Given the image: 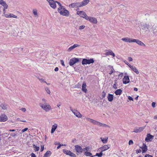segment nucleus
<instances>
[{
    "label": "nucleus",
    "mask_w": 157,
    "mask_h": 157,
    "mask_svg": "<svg viewBox=\"0 0 157 157\" xmlns=\"http://www.w3.org/2000/svg\"><path fill=\"white\" fill-rule=\"evenodd\" d=\"M58 70H59V68L58 67H56L54 70L55 71H58Z\"/></svg>",
    "instance_id": "61"
},
{
    "label": "nucleus",
    "mask_w": 157,
    "mask_h": 157,
    "mask_svg": "<svg viewBox=\"0 0 157 157\" xmlns=\"http://www.w3.org/2000/svg\"><path fill=\"white\" fill-rule=\"evenodd\" d=\"M129 67L136 73L137 74H138L139 73V71L134 66L129 65Z\"/></svg>",
    "instance_id": "22"
},
{
    "label": "nucleus",
    "mask_w": 157,
    "mask_h": 157,
    "mask_svg": "<svg viewBox=\"0 0 157 157\" xmlns=\"http://www.w3.org/2000/svg\"><path fill=\"white\" fill-rule=\"evenodd\" d=\"M89 2V0H83L82 2H80L81 4V7L86 6Z\"/></svg>",
    "instance_id": "25"
},
{
    "label": "nucleus",
    "mask_w": 157,
    "mask_h": 157,
    "mask_svg": "<svg viewBox=\"0 0 157 157\" xmlns=\"http://www.w3.org/2000/svg\"><path fill=\"white\" fill-rule=\"evenodd\" d=\"M39 79L40 81L41 82H46L44 81V80L43 79V78H39Z\"/></svg>",
    "instance_id": "44"
},
{
    "label": "nucleus",
    "mask_w": 157,
    "mask_h": 157,
    "mask_svg": "<svg viewBox=\"0 0 157 157\" xmlns=\"http://www.w3.org/2000/svg\"><path fill=\"white\" fill-rule=\"evenodd\" d=\"M56 2L59 5V7H63V6L61 5V4H60L59 2L56 1Z\"/></svg>",
    "instance_id": "59"
},
{
    "label": "nucleus",
    "mask_w": 157,
    "mask_h": 157,
    "mask_svg": "<svg viewBox=\"0 0 157 157\" xmlns=\"http://www.w3.org/2000/svg\"><path fill=\"white\" fill-rule=\"evenodd\" d=\"M116 83H117L116 82H115V83L114 84L113 86V87L115 89H117V88Z\"/></svg>",
    "instance_id": "46"
},
{
    "label": "nucleus",
    "mask_w": 157,
    "mask_h": 157,
    "mask_svg": "<svg viewBox=\"0 0 157 157\" xmlns=\"http://www.w3.org/2000/svg\"><path fill=\"white\" fill-rule=\"evenodd\" d=\"M102 152L101 151V152L99 153H96L95 156H97L98 157H101L102 155Z\"/></svg>",
    "instance_id": "38"
},
{
    "label": "nucleus",
    "mask_w": 157,
    "mask_h": 157,
    "mask_svg": "<svg viewBox=\"0 0 157 157\" xmlns=\"http://www.w3.org/2000/svg\"><path fill=\"white\" fill-rule=\"evenodd\" d=\"M8 118L5 114H2L0 116V121L5 122L7 120Z\"/></svg>",
    "instance_id": "9"
},
{
    "label": "nucleus",
    "mask_w": 157,
    "mask_h": 157,
    "mask_svg": "<svg viewBox=\"0 0 157 157\" xmlns=\"http://www.w3.org/2000/svg\"><path fill=\"white\" fill-rule=\"evenodd\" d=\"M78 62H79V59L78 58H72L70 60L69 65L71 66H72Z\"/></svg>",
    "instance_id": "6"
},
{
    "label": "nucleus",
    "mask_w": 157,
    "mask_h": 157,
    "mask_svg": "<svg viewBox=\"0 0 157 157\" xmlns=\"http://www.w3.org/2000/svg\"><path fill=\"white\" fill-rule=\"evenodd\" d=\"M71 110L72 112L77 117L79 118H81L82 117L81 114L77 110L71 109Z\"/></svg>",
    "instance_id": "16"
},
{
    "label": "nucleus",
    "mask_w": 157,
    "mask_h": 157,
    "mask_svg": "<svg viewBox=\"0 0 157 157\" xmlns=\"http://www.w3.org/2000/svg\"><path fill=\"white\" fill-rule=\"evenodd\" d=\"M86 84L85 82H83L82 86V90L85 93H86L87 90L86 88Z\"/></svg>",
    "instance_id": "26"
},
{
    "label": "nucleus",
    "mask_w": 157,
    "mask_h": 157,
    "mask_svg": "<svg viewBox=\"0 0 157 157\" xmlns=\"http://www.w3.org/2000/svg\"><path fill=\"white\" fill-rule=\"evenodd\" d=\"M122 92V91L121 89H118L116 90L114 93L116 95H120Z\"/></svg>",
    "instance_id": "31"
},
{
    "label": "nucleus",
    "mask_w": 157,
    "mask_h": 157,
    "mask_svg": "<svg viewBox=\"0 0 157 157\" xmlns=\"http://www.w3.org/2000/svg\"><path fill=\"white\" fill-rule=\"evenodd\" d=\"M128 60L129 61L131 62L132 61L133 59L131 57H128Z\"/></svg>",
    "instance_id": "53"
},
{
    "label": "nucleus",
    "mask_w": 157,
    "mask_h": 157,
    "mask_svg": "<svg viewBox=\"0 0 157 157\" xmlns=\"http://www.w3.org/2000/svg\"><path fill=\"white\" fill-rule=\"evenodd\" d=\"M94 62V60L93 59H83L82 62V65H85L87 64H90L93 63Z\"/></svg>",
    "instance_id": "3"
},
{
    "label": "nucleus",
    "mask_w": 157,
    "mask_h": 157,
    "mask_svg": "<svg viewBox=\"0 0 157 157\" xmlns=\"http://www.w3.org/2000/svg\"><path fill=\"white\" fill-rule=\"evenodd\" d=\"M50 6L53 9H55L56 7V1L53 0H49L48 2Z\"/></svg>",
    "instance_id": "14"
},
{
    "label": "nucleus",
    "mask_w": 157,
    "mask_h": 157,
    "mask_svg": "<svg viewBox=\"0 0 157 157\" xmlns=\"http://www.w3.org/2000/svg\"><path fill=\"white\" fill-rule=\"evenodd\" d=\"M9 16H10V17H13V18H17V16L13 14H9Z\"/></svg>",
    "instance_id": "40"
},
{
    "label": "nucleus",
    "mask_w": 157,
    "mask_h": 157,
    "mask_svg": "<svg viewBox=\"0 0 157 157\" xmlns=\"http://www.w3.org/2000/svg\"><path fill=\"white\" fill-rule=\"evenodd\" d=\"M16 120L17 121H21V120H20V118H17L16 119Z\"/></svg>",
    "instance_id": "63"
},
{
    "label": "nucleus",
    "mask_w": 157,
    "mask_h": 157,
    "mask_svg": "<svg viewBox=\"0 0 157 157\" xmlns=\"http://www.w3.org/2000/svg\"><path fill=\"white\" fill-rule=\"evenodd\" d=\"M86 20L89 21L90 22L94 24H96L98 21L96 18L91 17H88Z\"/></svg>",
    "instance_id": "7"
},
{
    "label": "nucleus",
    "mask_w": 157,
    "mask_h": 157,
    "mask_svg": "<svg viewBox=\"0 0 157 157\" xmlns=\"http://www.w3.org/2000/svg\"><path fill=\"white\" fill-rule=\"evenodd\" d=\"M31 157H36L35 155L33 153H32L31 154Z\"/></svg>",
    "instance_id": "56"
},
{
    "label": "nucleus",
    "mask_w": 157,
    "mask_h": 157,
    "mask_svg": "<svg viewBox=\"0 0 157 157\" xmlns=\"http://www.w3.org/2000/svg\"><path fill=\"white\" fill-rule=\"evenodd\" d=\"M123 83L124 84H126L129 82V78L128 76H125L123 78Z\"/></svg>",
    "instance_id": "18"
},
{
    "label": "nucleus",
    "mask_w": 157,
    "mask_h": 157,
    "mask_svg": "<svg viewBox=\"0 0 157 157\" xmlns=\"http://www.w3.org/2000/svg\"><path fill=\"white\" fill-rule=\"evenodd\" d=\"M144 157H153V156L149 154H146Z\"/></svg>",
    "instance_id": "58"
},
{
    "label": "nucleus",
    "mask_w": 157,
    "mask_h": 157,
    "mask_svg": "<svg viewBox=\"0 0 157 157\" xmlns=\"http://www.w3.org/2000/svg\"><path fill=\"white\" fill-rule=\"evenodd\" d=\"M132 42H136L138 45L142 46H145V45L143 43L138 39H133Z\"/></svg>",
    "instance_id": "13"
},
{
    "label": "nucleus",
    "mask_w": 157,
    "mask_h": 157,
    "mask_svg": "<svg viewBox=\"0 0 157 157\" xmlns=\"http://www.w3.org/2000/svg\"><path fill=\"white\" fill-rule=\"evenodd\" d=\"M63 152L64 154L67 155H69L71 157H75L76 156L75 154L71 152L70 151H68L66 149H64L63 150Z\"/></svg>",
    "instance_id": "10"
},
{
    "label": "nucleus",
    "mask_w": 157,
    "mask_h": 157,
    "mask_svg": "<svg viewBox=\"0 0 157 157\" xmlns=\"http://www.w3.org/2000/svg\"><path fill=\"white\" fill-rule=\"evenodd\" d=\"M108 100L109 101H112L113 99V95L109 94L107 97Z\"/></svg>",
    "instance_id": "28"
},
{
    "label": "nucleus",
    "mask_w": 157,
    "mask_h": 157,
    "mask_svg": "<svg viewBox=\"0 0 157 157\" xmlns=\"http://www.w3.org/2000/svg\"><path fill=\"white\" fill-rule=\"evenodd\" d=\"M41 151H42L44 149V145H41Z\"/></svg>",
    "instance_id": "48"
},
{
    "label": "nucleus",
    "mask_w": 157,
    "mask_h": 157,
    "mask_svg": "<svg viewBox=\"0 0 157 157\" xmlns=\"http://www.w3.org/2000/svg\"><path fill=\"white\" fill-rule=\"evenodd\" d=\"M33 147L34 148V150L35 151H39L40 148L39 146H37L35 144H33Z\"/></svg>",
    "instance_id": "35"
},
{
    "label": "nucleus",
    "mask_w": 157,
    "mask_h": 157,
    "mask_svg": "<svg viewBox=\"0 0 157 157\" xmlns=\"http://www.w3.org/2000/svg\"><path fill=\"white\" fill-rule=\"evenodd\" d=\"M86 121L92 123L93 124H96L98 125V121L88 117L86 118Z\"/></svg>",
    "instance_id": "17"
},
{
    "label": "nucleus",
    "mask_w": 157,
    "mask_h": 157,
    "mask_svg": "<svg viewBox=\"0 0 157 157\" xmlns=\"http://www.w3.org/2000/svg\"><path fill=\"white\" fill-rule=\"evenodd\" d=\"M84 154L87 156H91L92 155V154L88 151H85Z\"/></svg>",
    "instance_id": "36"
},
{
    "label": "nucleus",
    "mask_w": 157,
    "mask_h": 157,
    "mask_svg": "<svg viewBox=\"0 0 157 157\" xmlns=\"http://www.w3.org/2000/svg\"><path fill=\"white\" fill-rule=\"evenodd\" d=\"M75 150L77 152L81 153L83 151V149L82 147L78 145H76L75 146Z\"/></svg>",
    "instance_id": "12"
},
{
    "label": "nucleus",
    "mask_w": 157,
    "mask_h": 157,
    "mask_svg": "<svg viewBox=\"0 0 157 157\" xmlns=\"http://www.w3.org/2000/svg\"><path fill=\"white\" fill-rule=\"evenodd\" d=\"M109 67L110 68L109 70L110 71V72L109 73V74L111 75L115 71V70L113 69V66H109Z\"/></svg>",
    "instance_id": "32"
},
{
    "label": "nucleus",
    "mask_w": 157,
    "mask_h": 157,
    "mask_svg": "<svg viewBox=\"0 0 157 157\" xmlns=\"http://www.w3.org/2000/svg\"><path fill=\"white\" fill-rule=\"evenodd\" d=\"M80 45L78 44H75L73 45V46H71L69 48L67 49V51L68 52H70L72 51L73 49H74L75 48L77 47H79L80 46Z\"/></svg>",
    "instance_id": "19"
},
{
    "label": "nucleus",
    "mask_w": 157,
    "mask_h": 157,
    "mask_svg": "<svg viewBox=\"0 0 157 157\" xmlns=\"http://www.w3.org/2000/svg\"><path fill=\"white\" fill-rule=\"evenodd\" d=\"M51 153L50 151H48L44 154L43 157H49L51 155Z\"/></svg>",
    "instance_id": "29"
},
{
    "label": "nucleus",
    "mask_w": 157,
    "mask_h": 157,
    "mask_svg": "<svg viewBox=\"0 0 157 157\" xmlns=\"http://www.w3.org/2000/svg\"><path fill=\"white\" fill-rule=\"evenodd\" d=\"M57 125L55 123L54 124H53L52 128V129L51 131V132L52 134L55 131L56 129L57 128Z\"/></svg>",
    "instance_id": "24"
},
{
    "label": "nucleus",
    "mask_w": 157,
    "mask_h": 157,
    "mask_svg": "<svg viewBox=\"0 0 157 157\" xmlns=\"http://www.w3.org/2000/svg\"><path fill=\"white\" fill-rule=\"evenodd\" d=\"M58 12L61 15L66 17H68L69 14V11L64 7H59L58 9Z\"/></svg>",
    "instance_id": "1"
},
{
    "label": "nucleus",
    "mask_w": 157,
    "mask_h": 157,
    "mask_svg": "<svg viewBox=\"0 0 157 157\" xmlns=\"http://www.w3.org/2000/svg\"><path fill=\"white\" fill-rule=\"evenodd\" d=\"M28 128H25L24 129H23L22 130L21 132H25L27 131L28 130Z\"/></svg>",
    "instance_id": "49"
},
{
    "label": "nucleus",
    "mask_w": 157,
    "mask_h": 157,
    "mask_svg": "<svg viewBox=\"0 0 157 157\" xmlns=\"http://www.w3.org/2000/svg\"><path fill=\"white\" fill-rule=\"evenodd\" d=\"M141 150L140 149H139V150H136V154H138V153H141Z\"/></svg>",
    "instance_id": "47"
},
{
    "label": "nucleus",
    "mask_w": 157,
    "mask_h": 157,
    "mask_svg": "<svg viewBox=\"0 0 157 157\" xmlns=\"http://www.w3.org/2000/svg\"><path fill=\"white\" fill-rule=\"evenodd\" d=\"M2 5L3 6V7H4V8H5L6 9H7L8 7V5L6 3V2L4 1L3 2V4H2Z\"/></svg>",
    "instance_id": "37"
},
{
    "label": "nucleus",
    "mask_w": 157,
    "mask_h": 157,
    "mask_svg": "<svg viewBox=\"0 0 157 157\" xmlns=\"http://www.w3.org/2000/svg\"><path fill=\"white\" fill-rule=\"evenodd\" d=\"M23 112H25L26 110V109L25 108H22L20 109Z\"/></svg>",
    "instance_id": "55"
},
{
    "label": "nucleus",
    "mask_w": 157,
    "mask_h": 157,
    "mask_svg": "<svg viewBox=\"0 0 157 157\" xmlns=\"http://www.w3.org/2000/svg\"><path fill=\"white\" fill-rule=\"evenodd\" d=\"M128 99L130 100L133 101V98L130 96H129L128 97Z\"/></svg>",
    "instance_id": "54"
},
{
    "label": "nucleus",
    "mask_w": 157,
    "mask_h": 157,
    "mask_svg": "<svg viewBox=\"0 0 157 157\" xmlns=\"http://www.w3.org/2000/svg\"><path fill=\"white\" fill-rule=\"evenodd\" d=\"M32 11L35 17H38L37 10L36 9H33Z\"/></svg>",
    "instance_id": "34"
},
{
    "label": "nucleus",
    "mask_w": 157,
    "mask_h": 157,
    "mask_svg": "<svg viewBox=\"0 0 157 157\" xmlns=\"http://www.w3.org/2000/svg\"><path fill=\"white\" fill-rule=\"evenodd\" d=\"M145 127V126H144L140 127L135 128L134 129V131L133 132H135L136 133H139L141 132L144 129Z\"/></svg>",
    "instance_id": "11"
},
{
    "label": "nucleus",
    "mask_w": 157,
    "mask_h": 157,
    "mask_svg": "<svg viewBox=\"0 0 157 157\" xmlns=\"http://www.w3.org/2000/svg\"><path fill=\"white\" fill-rule=\"evenodd\" d=\"M154 119H157V115H155L154 116Z\"/></svg>",
    "instance_id": "64"
},
{
    "label": "nucleus",
    "mask_w": 157,
    "mask_h": 157,
    "mask_svg": "<svg viewBox=\"0 0 157 157\" xmlns=\"http://www.w3.org/2000/svg\"><path fill=\"white\" fill-rule=\"evenodd\" d=\"M77 14L79 15L81 17H82L86 20L88 16L86 13L83 11H78Z\"/></svg>",
    "instance_id": "5"
},
{
    "label": "nucleus",
    "mask_w": 157,
    "mask_h": 157,
    "mask_svg": "<svg viewBox=\"0 0 157 157\" xmlns=\"http://www.w3.org/2000/svg\"><path fill=\"white\" fill-rule=\"evenodd\" d=\"M110 148V147L108 146V145H105L104 146L101 147L99 148L98 149V151H101L102 152Z\"/></svg>",
    "instance_id": "15"
},
{
    "label": "nucleus",
    "mask_w": 157,
    "mask_h": 157,
    "mask_svg": "<svg viewBox=\"0 0 157 157\" xmlns=\"http://www.w3.org/2000/svg\"><path fill=\"white\" fill-rule=\"evenodd\" d=\"M1 106L2 107V108L3 109H6V106L3 104H2L1 105Z\"/></svg>",
    "instance_id": "43"
},
{
    "label": "nucleus",
    "mask_w": 157,
    "mask_h": 157,
    "mask_svg": "<svg viewBox=\"0 0 157 157\" xmlns=\"http://www.w3.org/2000/svg\"><path fill=\"white\" fill-rule=\"evenodd\" d=\"M133 144V141L132 140H130L129 141V143H128V144H129V145H132V144Z\"/></svg>",
    "instance_id": "45"
},
{
    "label": "nucleus",
    "mask_w": 157,
    "mask_h": 157,
    "mask_svg": "<svg viewBox=\"0 0 157 157\" xmlns=\"http://www.w3.org/2000/svg\"><path fill=\"white\" fill-rule=\"evenodd\" d=\"M81 4L80 2L73 3L69 5V7L72 8H79L81 7Z\"/></svg>",
    "instance_id": "8"
},
{
    "label": "nucleus",
    "mask_w": 157,
    "mask_h": 157,
    "mask_svg": "<svg viewBox=\"0 0 157 157\" xmlns=\"http://www.w3.org/2000/svg\"><path fill=\"white\" fill-rule=\"evenodd\" d=\"M39 105L46 112H48L51 109V106L49 104L44 105L43 103H40L39 104Z\"/></svg>",
    "instance_id": "2"
},
{
    "label": "nucleus",
    "mask_w": 157,
    "mask_h": 157,
    "mask_svg": "<svg viewBox=\"0 0 157 157\" xmlns=\"http://www.w3.org/2000/svg\"><path fill=\"white\" fill-rule=\"evenodd\" d=\"M45 90L46 91V92H47V93L48 94H50L51 93L49 89L47 87H45Z\"/></svg>",
    "instance_id": "39"
},
{
    "label": "nucleus",
    "mask_w": 157,
    "mask_h": 157,
    "mask_svg": "<svg viewBox=\"0 0 157 157\" xmlns=\"http://www.w3.org/2000/svg\"><path fill=\"white\" fill-rule=\"evenodd\" d=\"M155 102H153L152 103L151 105L154 108L155 107Z\"/></svg>",
    "instance_id": "57"
},
{
    "label": "nucleus",
    "mask_w": 157,
    "mask_h": 157,
    "mask_svg": "<svg viewBox=\"0 0 157 157\" xmlns=\"http://www.w3.org/2000/svg\"><path fill=\"white\" fill-rule=\"evenodd\" d=\"M142 150V152L143 153L145 152L147 150V147L146 145L143 144L142 147L141 148Z\"/></svg>",
    "instance_id": "27"
},
{
    "label": "nucleus",
    "mask_w": 157,
    "mask_h": 157,
    "mask_svg": "<svg viewBox=\"0 0 157 157\" xmlns=\"http://www.w3.org/2000/svg\"><path fill=\"white\" fill-rule=\"evenodd\" d=\"M140 28H141L142 29L145 30L146 29H149L151 28V25L147 23H140Z\"/></svg>",
    "instance_id": "4"
},
{
    "label": "nucleus",
    "mask_w": 157,
    "mask_h": 157,
    "mask_svg": "<svg viewBox=\"0 0 157 157\" xmlns=\"http://www.w3.org/2000/svg\"><path fill=\"white\" fill-rule=\"evenodd\" d=\"M85 27V26L84 25H81L79 27V29H84Z\"/></svg>",
    "instance_id": "50"
},
{
    "label": "nucleus",
    "mask_w": 157,
    "mask_h": 157,
    "mask_svg": "<svg viewBox=\"0 0 157 157\" xmlns=\"http://www.w3.org/2000/svg\"><path fill=\"white\" fill-rule=\"evenodd\" d=\"M89 148L88 147H86V148L83 149V151L84 152V153L85 152V151H88L89 150Z\"/></svg>",
    "instance_id": "42"
},
{
    "label": "nucleus",
    "mask_w": 157,
    "mask_h": 157,
    "mask_svg": "<svg viewBox=\"0 0 157 157\" xmlns=\"http://www.w3.org/2000/svg\"><path fill=\"white\" fill-rule=\"evenodd\" d=\"M60 62L61 64L62 65V66H64L65 65L64 64V62L63 60H60Z\"/></svg>",
    "instance_id": "51"
},
{
    "label": "nucleus",
    "mask_w": 157,
    "mask_h": 157,
    "mask_svg": "<svg viewBox=\"0 0 157 157\" xmlns=\"http://www.w3.org/2000/svg\"><path fill=\"white\" fill-rule=\"evenodd\" d=\"M4 1L3 0H0V4L2 5Z\"/></svg>",
    "instance_id": "60"
},
{
    "label": "nucleus",
    "mask_w": 157,
    "mask_h": 157,
    "mask_svg": "<svg viewBox=\"0 0 157 157\" xmlns=\"http://www.w3.org/2000/svg\"><path fill=\"white\" fill-rule=\"evenodd\" d=\"M98 125L100 127H109V125L104 124L102 123L99 122H98Z\"/></svg>",
    "instance_id": "30"
},
{
    "label": "nucleus",
    "mask_w": 157,
    "mask_h": 157,
    "mask_svg": "<svg viewBox=\"0 0 157 157\" xmlns=\"http://www.w3.org/2000/svg\"><path fill=\"white\" fill-rule=\"evenodd\" d=\"M100 139L101 140V141L104 144L108 142V138L106 137L105 138H102L101 137Z\"/></svg>",
    "instance_id": "33"
},
{
    "label": "nucleus",
    "mask_w": 157,
    "mask_h": 157,
    "mask_svg": "<svg viewBox=\"0 0 157 157\" xmlns=\"http://www.w3.org/2000/svg\"><path fill=\"white\" fill-rule=\"evenodd\" d=\"M105 55H111L113 57L115 56L114 53L110 50H106Z\"/></svg>",
    "instance_id": "23"
},
{
    "label": "nucleus",
    "mask_w": 157,
    "mask_h": 157,
    "mask_svg": "<svg viewBox=\"0 0 157 157\" xmlns=\"http://www.w3.org/2000/svg\"><path fill=\"white\" fill-rule=\"evenodd\" d=\"M105 95H106V94L105 93V92L103 91L102 92V96L103 98H105Z\"/></svg>",
    "instance_id": "52"
},
{
    "label": "nucleus",
    "mask_w": 157,
    "mask_h": 157,
    "mask_svg": "<svg viewBox=\"0 0 157 157\" xmlns=\"http://www.w3.org/2000/svg\"><path fill=\"white\" fill-rule=\"evenodd\" d=\"M42 103H43L44 104H47V103L46 102V100L44 98H43L42 100Z\"/></svg>",
    "instance_id": "41"
},
{
    "label": "nucleus",
    "mask_w": 157,
    "mask_h": 157,
    "mask_svg": "<svg viewBox=\"0 0 157 157\" xmlns=\"http://www.w3.org/2000/svg\"><path fill=\"white\" fill-rule=\"evenodd\" d=\"M121 40L125 42L128 43H132L133 39L128 37H124L122 38Z\"/></svg>",
    "instance_id": "21"
},
{
    "label": "nucleus",
    "mask_w": 157,
    "mask_h": 157,
    "mask_svg": "<svg viewBox=\"0 0 157 157\" xmlns=\"http://www.w3.org/2000/svg\"><path fill=\"white\" fill-rule=\"evenodd\" d=\"M153 136L150 134H147V137L145 138V140L147 142L150 141L152 140L153 139Z\"/></svg>",
    "instance_id": "20"
},
{
    "label": "nucleus",
    "mask_w": 157,
    "mask_h": 157,
    "mask_svg": "<svg viewBox=\"0 0 157 157\" xmlns=\"http://www.w3.org/2000/svg\"><path fill=\"white\" fill-rule=\"evenodd\" d=\"M81 85V84H80L79 83L78 84H77L76 85V86L77 87L79 88V86Z\"/></svg>",
    "instance_id": "62"
}]
</instances>
